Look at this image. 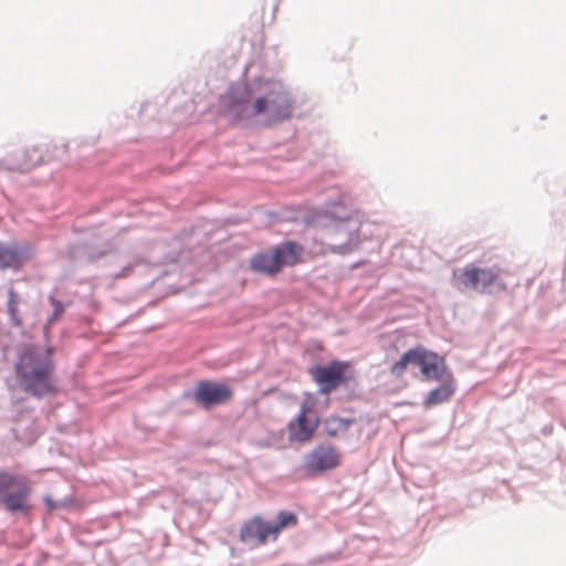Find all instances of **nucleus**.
I'll return each mask as SVG.
<instances>
[{
	"label": "nucleus",
	"instance_id": "nucleus-1",
	"mask_svg": "<svg viewBox=\"0 0 566 566\" xmlns=\"http://www.w3.org/2000/svg\"><path fill=\"white\" fill-rule=\"evenodd\" d=\"M219 107L221 114L232 122L272 126L293 116L296 97L282 78L261 73L232 83L221 95Z\"/></svg>",
	"mask_w": 566,
	"mask_h": 566
},
{
	"label": "nucleus",
	"instance_id": "nucleus-2",
	"mask_svg": "<svg viewBox=\"0 0 566 566\" xmlns=\"http://www.w3.org/2000/svg\"><path fill=\"white\" fill-rule=\"evenodd\" d=\"M321 223L322 241L332 253L348 254L367 239V224L361 223L357 216L347 213L339 203L326 211Z\"/></svg>",
	"mask_w": 566,
	"mask_h": 566
},
{
	"label": "nucleus",
	"instance_id": "nucleus-3",
	"mask_svg": "<svg viewBox=\"0 0 566 566\" xmlns=\"http://www.w3.org/2000/svg\"><path fill=\"white\" fill-rule=\"evenodd\" d=\"M17 379L21 388L34 397H43L55 392L53 384V361L50 355L28 348L15 366Z\"/></svg>",
	"mask_w": 566,
	"mask_h": 566
},
{
	"label": "nucleus",
	"instance_id": "nucleus-4",
	"mask_svg": "<svg viewBox=\"0 0 566 566\" xmlns=\"http://www.w3.org/2000/svg\"><path fill=\"white\" fill-rule=\"evenodd\" d=\"M452 285L461 291L493 294L505 290L502 271L499 266H480L474 263L453 271Z\"/></svg>",
	"mask_w": 566,
	"mask_h": 566
},
{
	"label": "nucleus",
	"instance_id": "nucleus-5",
	"mask_svg": "<svg viewBox=\"0 0 566 566\" xmlns=\"http://www.w3.org/2000/svg\"><path fill=\"white\" fill-rule=\"evenodd\" d=\"M31 493L32 485L27 476L0 470V504L9 512H29Z\"/></svg>",
	"mask_w": 566,
	"mask_h": 566
},
{
	"label": "nucleus",
	"instance_id": "nucleus-6",
	"mask_svg": "<svg viewBox=\"0 0 566 566\" xmlns=\"http://www.w3.org/2000/svg\"><path fill=\"white\" fill-rule=\"evenodd\" d=\"M302 248L294 242L277 245L272 252L259 253L251 259V269L258 273L274 274L284 265L297 262Z\"/></svg>",
	"mask_w": 566,
	"mask_h": 566
},
{
	"label": "nucleus",
	"instance_id": "nucleus-7",
	"mask_svg": "<svg viewBox=\"0 0 566 566\" xmlns=\"http://www.w3.org/2000/svg\"><path fill=\"white\" fill-rule=\"evenodd\" d=\"M339 454L331 443L316 446L306 454L304 468L311 475H317L338 467Z\"/></svg>",
	"mask_w": 566,
	"mask_h": 566
},
{
	"label": "nucleus",
	"instance_id": "nucleus-8",
	"mask_svg": "<svg viewBox=\"0 0 566 566\" xmlns=\"http://www.w3.org/2000/svg\"><path fill=\"white\" fill-rule=\"evenodd\" d=\"M230 395V389L226 385L200 381L192 394V398L198 405L209 408L227 400Z\"/></svg>",
	"mask_w": 566,
	"mask_h": 566
},
{
	"label": "nucleus",
	"instance_id": "nucleus-9",
	"mask_svg": "<svg viewBox=\"0 0 566 566\" xmlns=\"http://www.w3.org/2000/svg\"><path fill=\"white\" fill-rule=\"evenodd\" d=\"M344 365L333 361L327 366H314L310 369L313 379L318 384L321 391L328 392L343 381Z\"/></svg>",
	"mask_w": 566,
	"mask_h": 566
},
{
	"label": "nucleus",
	"instance_id": "nucleus-10",
	"mask_svg": "<svg viewBox=\"0 0 566 566\" xmlns=\"http://www.w3.org/2000/svg\"><path fill=\"white\" fill-rule=\"evenodd\" d=\"M317 423V417L310 411L306 403H302L297 420L289 426L290 439L300 442L310 440Z\"/></svg>",
	"mask_w": 566,
	"mask_h": 566
},
{
	"label": "nucleus",
	"instance_id": "nucleus-11",
	"mask_svg": "<svg viewBox=\"0 0 566 566\" xmlns=\"http://www.w3.org/2000/svg\"><path fill=\"white\" fill-rule=\"evenodd\" d=\"M418 349L419 359H417V366L420 368L423 377L432 380H444V374L447 371L444 358L424 348L418 347Z\"/></svg>",
	"mask_w": 566,
	"mask_h": 566
},
{
	"label": "nucleus",
	"instance_id": "nucleus-12",
	"mask_svg": "<svg viewBox=\"0 0 566 566\" xmlns=\"http://www.w3.org/2000/svg\"><path fill=\"white\" fill-rule=\"evenodd\" d=\"M271 535L270 523L259 517L244 524L240 531L241 541L253 545L263 544Z\"/></svg>",
	"mask_w": 566,
	"mask_h": 566
},
{
	"label": "nucleus",
	"instance_id": "nucleus-13",
	"mask_svg": "<svg viewBox=\"0 0 566 566\" xmlns=\"http://www.w3.org/2000/svg\"><path fill=\"white\" fill-rule=\"evenodd\" d=\"M14 169L27 172L45 161L43 151L40 147H30L17 155Z\"/></svg>",
	"mask_w": 566,
	"mask_h": 566
},
{
	"label": "nucleus",
	"instance_id": "nucleus-14",
	"mask_svg": "<svg viewBox=\"0 0 566 566\" xmlns=\"http://www.w3.org/2000/svg\"><path fill=\"white\" fill-rule=\"evenodd\" d=\"M454 390V382L450 377H448L443 380L442 385L427 394L423 405L426 407H432L446 402L453 396Z\"/></svg>",
	"mask_w": 566,
	"mask_h": 566
},
{
	"label": "nucleus",
	"instance_id": "nucleus-15",
	"mask_svg": "<svg viewBox=\"0 0 566 566\" xmlns=\"http://www.w3.org/2000/svg\"><path fill=\"white\" fill-rule=\"evenodd\" d=\"M22 262V251L18 244L0 243V269H18Z\"/></svg>",
	"mask_w": 566,
	"mask_h": 566
},
{
	"label": "nucleus",
	"instance_id": "nucleus-16",
	"mask_svg": "<svg viewBox=\"0 0 566 566\" xmlns=\"http://www.w3.org/2000/svg\"><path fill=\"white\" fill-rule=\"evenodd\" d=\"M353 422L350 418L329 416L323 421V430L329 437H337L344 434Z\"/></svg>",
	"mask_w": 566,
	"mask_h": 566
},
{
	"label": "nucleus",
	"instance_id": "nucleus-17",
	"mask_svg": "<svg viewBox=\"0 0 566 566\" xmlns=\"http://www.w3.org/2000/svg\"><path fill=\"white\" fill-rule=\"evenodd\" d=\"M417 359H419V349H409L401 356L398 361L392 365L391 374L396 377H400L405 373L408 365L417 366Z\"/></svg>",
	"mask_w": 566,
	"mask_h": 566
},
{
	"label": "nucleus",
	"instance_id": "nucleus-18",
	"mask_svg": "<svg viewBox=\"0 0 566 566\" xmlns=\"http://www.w3.org/2000/svg\"><path fill=\"white\" fill-rule=\"evenodd\" d=\"M297 520L294 513L282 511L277 515V521L274 523H270V531L273 537L275 538L281 530L285 527H291L296 524Z\"/></svg>",
	"mask_w": 566,
	"mask_h": 566
},
{
	"label": "nucleus",
	"instance_id": "nucleus-19",
	"mask_svg": "<svg viewBox=\"0 0 566 566\" xmlns=\"http://www.w3.org/2000/svg\"><path fill=\"white\" fill-rule=\"evenodd\" d=\"M18 304L19 300L13 289L9 290L8 311L12 319L18 322Z\"/></svg>",
	"mask_w": 566,
	"mask_h": 566
},
{
	"label": "nucleus",
	"instance_id": "nucleus-20",
	"mask_svg": "<svg viewBox=\"0 0 566 566\" xmlns=\"http://www.w3.org/2000/svg\"><path fill=\"white\" fill-rule=\"evenodd\" d=\"M49 301L54 307L53 314H52L51 318L49 319V323L52 324L53 322H55L56 319H59L62 316V314L64 312V305L62 304V302L54 298L53 296H50Z\"/></svg>",
	"mask_w": 566,
	"mask_h": 566
},
{
	"label": "nucleus",
	"instance_id": "nucleus-21",
	"mask_svg": "<svg viewBox=\"0 0 566 566\" xmlns=\"http://www.w3.org/2000/svg\"><path fill=\"white\" fill-rule=\"evenodd\" d=\"M43 501L50 512L57 507V504L51 499V496H45Z\"/></svg>",
	"mask_w": 566,
	"mask_h": 566
}]
</instances>
